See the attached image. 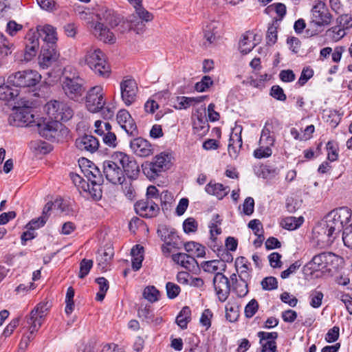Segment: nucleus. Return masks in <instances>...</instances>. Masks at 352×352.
<instances>
[{
  "label": "nucleus",
  "mask_w": 352,
  "mask_h": 352,
  "mask_svg": "<svg viewBox=\"0 0 352 352\" xmlns=\"http://www.w3.org/2000/svg\"><path fill=\"white\" fill-rule=\"evenodd\" d=\"M96 17L98 21L93 22L91 25L93 34L104 43H114L116 40V36L107 25L112 28L117 26L120 22V16L113 10L102 6L98 10Z\"/></svg>",
  "instance_id": "nucleus-1"
},
{
  "label": "nucleus",
  "mask_w": 352,
  "mask_h": 352,
  "mask_svg": "<svg viewBox=\"0 0 352 352\" xmlns=\"http://www.w3.org/2000/svg\"><path fill=\"white\" fill-rule=\"evenodd\" d=\"M333 19L326 3L322 1L315 2L311 10L310 21L308 28L305 30V35L310 38L322 33L324 28L329 25Z\"/></svg>",
  "instance_id": "nucleus-2"
},
{
  "label": "nucleus",
  "mask_w": 352,
  "mask_h": 352,
  "mask_svg": "<svg viewBox=\"0 0 352 352\" xmlns=\"http://www.w3.org/2000/svg\"><path fill=\"white\" fill-rule=\"evenodd\" d=\"M62 89L69 99L78 102L82 100L86 91L85 80L75 69L66 67L63 74Z\"/></svg>",
  "instance_id": "nucleus-3"
},
{
  "label": "nucleus",
  "mask_w": 352,
  "mask_h": 352,
  "mask_svg": "<svg viewBox=\"0 0 352 352\" xmlns=\"http://www.w3.org/2000/svg\"><path fill=\"white\" fill-rule=\"evenodd\" d=\"M86 65L95 73L103 78H108L111 68L106 60L105 55L99 48L91 47L85 56Z\"/></svg>",
  "instance_id": "nucleus-4"
},
{
  "label": "nucleus",
  "mask_w": 352,
  "mask_h": 352,
  "mask_svg": "<svg viewBox=\"0 0 352 352\" xmlns=\"http://www.w3.org/2000/svg\"><path fill=\"white\" fill-rule=\"evenodd\" d=\"M74 211L68 202L62 198H56L54 201L47 202L43 208L42 215L32 220H45L52 214L55 217L73 216Z\"/></svg>",
  "instance_id": "nucleus-5"
},
{
  "label": "nucleus",
  "mask_w": 352,
  "mask_h": 352,
  "mask_svg": "<svg viewBox=\"0 0 352 352\" xmlns=\"http://www.w3.org/2000/svg\"><path fill=\"white\" fill-rule=\"evenodd\" d=\"M41 79V76L36 71L25 70L9 75L7 84L16 87H30L38 84Z\"/></svg>",
  "instance_id": "nucleus-6"
},
{
  "label": "nucleus",
  "mask_w": 352,
  "mask_h": 352,
  "mask_svg": "<svg viewBox=\"0 0 352 352\" xmlns=\"http://www.w3.org/2000/svg\"><path fill=\"white\" fill-rule=\"evenodd\" d=\"M46 111L48 116L56 122H67L74 116V111L68 103L52 100L47 103Z\"/></svg>",
  "instance_id": "nucleus-7"
},
{
  "label": "nucleus",
  "mask_w": 352,
  "mask_h": 352,
  "mask_svg": "<svg viewBox=\"0 0 352 352\" xmlns=\"http://www.w3.org/2000/svg\"><path fill=\"white\" fill-rule=\"evenodd\" d=\"M116 157L119 158L118 151L114 152L110 159L104 161L102 164L103 175L107 180L113 184H122L125 180L120 164L116 161Z\"/></svg>",
  "instance_id": "nucleus-8"
},
{
  "label": "nucleus",
  "mask_w": 352,
  "mask_h": 352,
  "mask_svg": "<svg viewBox=\"0 0 352 352\" xmlns=\"http://www.w3.org/2000/svg\"><path fill=\"white\" fill-rule=\"evenodd\" d=\"M51 307L50 302L42 301L31 311L29 317L27 318V322L30 324L31 333L37 331L41 327Z\"/></svg>",
  "instance_id": "nucleus-9"
},
{
  "label": "nucleus",
  "mask_w": 352,
  "mask_h": 352,
  "mask_svg": "<svg viewBox=\"0 0 352 352\" xmlns=\"http://www.w3.org/2000/svg\"><path fill=\"white\" fill-rule=\"evenodd\" d=\"M104 94L101 86L91 87L87 93L85 105L91 113L100 111L105 105Z\"/></svg>",
  "instance_id": "nucleus-10"
},
{
  "label": "nucleus",
  "mask_w": 352,
  "mask_h": 352,
  "mask_svg": "<svg viewBox=\"0 0 352 352\" xmlns=\"http://www.w3.org/2000/svg\"><path fill=\"white\" fill-rule=\"evenodd\" d=\"M34 121L33 110L29 106L16 107L8 117V122L14 126H28Z\"/></svg>",
  "instance_id": "nucleus-11"
},
{
  "label": "nucleus",
  "mask_w": 352,
  "mask_h": 352,
  "mask_svg": "<svg viewBox=\"0 0 352 352\" xmlns=\"http://www.w3.org/2000/svg\"><path fill=\"white\" fill-rule=\"evenodd\" d=\"M118 153L119 158L116 157V161L120 164L123 175H126L130 180L137 179L140 170L135 158L123 152L118 151Z\"/></svg>",
  "instance_id": "nucleus-12"
},
{
  "label": "nucleus",
  "mask_w": 352,
  "mask_h": 352,
  "mask_svg": "<svg viewBox=\"0 0 352 352\" xmlns=\"http://www.w3.org/2000/svg\"><path fill=\"white\" fill-rule=\"evenodd\" d=\"M154 197V185L147 188L146 198L138 201L134 204L135 213L142 218H152L154 215V203L149 201V199Z\"/></svg>",
  "instance_id": "nucleus-13"
},
{
  "label": "nucleus",
  "mask_w": 352,
  "mask_h": 352,
  "mask_svg": "<svg viewBox=\"0 0 352 352\" xmlns=\"http://www.w3.org/2000/svg\"><path fill=\"white\" fill-rule=\"evenodd\" d=\"M335 231V227L329 225L327 221H318L312 229V234L318 241L329 244L335 239L333 236Z\"/></svg>",
  "instance_id": "nucleus-14"
},
{
  "label": "nucleus",
  "mask_w": 352,
  "mask_h": 352,
  "mask_svg": "<svg viewBox=\"0 0 352 352\" xmlns=\"http://www.w3.org/2000/svg\"><path fill=\"white\" fill-rule=\"evenodd\" d=\"M213 285L218 299L225 302L230 292V280L221 272H217L213 278Z\"/></svg>",
  "instance_id": "nucleus-15"
},
{
  "label": "nucleus",
  "mask_w": 352,
  "mask_h": 352,
  "mask_svg": "<svg viewBox=\"0 0 352 352\" xmlns=\"http://www.w3.org/2000/svg\"><path fill=\"white\" fill-rule=\"evenodd\" d=\"M59 57L56 45L43 44L39 55V64L43 69L47 68L55 63Z\"/></svg>",
  "instance_id": "nucleus-16"
},
{
  "label": "nucleus",
  "mask_w": 352,
  "mask_h": 352,
  "mask_svg": "<svg viewBox=\"0 0 352 352\" xmlns=\"http://www.w3.org/2000/svg\"><path fill=\"white\" fill-rule=\"evenodd\" d=\"M157 232L165 243H167L168 245H171L175 250H179L183 246L184 243L174 228L160 227Z\"/></svg>",
  "instance_id": "nucleus-17"
},
{
  "label": "nucleus",
  "mask_w": 352,
  "mask_h": 352,
  "mask_svg": "<svg viewBox=\"0 0 352 352\" xmlns=\"http://www.w3.org/2000/svg\"><path fill=\"white\" fill-rule=\"evenodd\" d=\"M116 119L120 126L130 136L138 135V130L135 120L126 109H121L117 113Z\"/></svg>",
  "instance_id": "nucleus-18"
},
{
  "label": "nucleus",
  "mask_w": 352,
  "mask_h": 352,
  "mask_svg": "<svg viewBox=\"0 0 352 352\" xmlns=\"http://www.w3.org/2000/svg\"><path fill=\"white\" fill-rule=\"evenodd\" d=\"M75 146L80 151L92 154L98 151L100 143L95 136L84 134L76 139Z\"/></svg>",
  "instance_id": "nucleus-19"
},
{
  "label": "nucleus",
  "mask_w": 352,
  "mask_h": 352,
  "mask_svg": "<svg viewBox=\"0 0 352 352\" xmlns=\"http://www.w3.org/2000/svg\"><path fill=\"white\" fill-rule=\"evenodd\" d=\"M121 97L126 106L131 105L136 98L138 85L135 80L126 79L120 83Z\"/></svg>",
  "instance_id": "nucleus-20"
},
{
  "label": "nucleus",
  "mask_w": 352,
  "mask_h": 352,
  "mask_svg": "<svg viewBox=\"0 0 352 352\" xmlns=\"http://www.w3.org/2000/svg\"><path fill=\"white\" fill-rule=\"evenodd\" d=\"M153 19V14L145 9H135V13L128 16L126 19L131 23L134 31L138 33L142 30L144 22H148Z\"/></svg>",
  "instance_id": "nucleus-21"
},
{
  "label": "nucleus",
  "mask_w": 352,
  "mask_h": 352,
  "mask_svg": "<svg viewBox=\"0 0 352 352\" xmlns=\"http://www.w3.org/2000/svg\"><path fill=\"white\" fill-rule=\"evenodd\" d=\"M130 147L133 153L142 157L149 156L153 153V145L142 138H136L130 142Z\"/></svg>",
  "instance_id": "nucleus-22"
},
{
  "label": "nucleus",
  "mask_w": 352,
  "mask_h": 352,
  "mask_svg": "<svg viewBox=\"0 0 352 352\" xmlns=\"http://www.w3.org/2000/svg\"><path fill=\"white\" fill-rule=\"evenodd\" d=\"M336 258L335 254L331 252H322L315 255L308 263L309 268L314 271H319L327 268L329 263Z\"/></svg>",
  "instance_id": "nucleus-23"
},
{
  "label": "nucleus",
  "mask_w": 352,
  "mask_h": 352,
  "mask_svg": "<svg viewBox=\"0 0 352 352\" xmlns=\"http://www.w3.org/2000/svg\"><path fill=\"white\" fill-rule=\"evenodd\" d=\"M173 153L170 150L161 152L155 155V175H157L158 173L169 170L173 164Z\"/></svg>",
  "instance_id": "nucleus-24"
},
{
  "label": "nucleus",
  "mask_w": 352,
  "mask_h": 352,
  "mask_svg": "<svg viewBox=\"0 0 352 352\" xmlns=\"http://www.w3.org/2000/svg\"><path fill=\"white\" fill-rule=\"evenodd\" d=\"M36 32L43 41V44L56 45L58 40L56 30L51 25H38Z\"/></svg>",
  "instance_id": "nucleus-25"
},
{
  "label": "nucleus",
  "mask_w": 352,
  "mask_h": 352,
  "mask_svg": "<svg viewBox=\"0 0 352 352\" xmlns=\"http://www.w3.org/2000/svg\"><path fill=\"white\" fill-rule=\"evenodd\" d=\"M113 256V248L111 246L105 247L103 250H99L96 256L98 269L102 272L107 271L111 265Z\"/></svg>",
  "instance_id": "nucleus-26"
},
{
  "label": "nucleus",
  "mask_w": 352,
  "mask_h": 352,
  "mask_svg": "<svg viewBox=\"0 0 352 352\" xmlns=\"http://www.w3.org/2000/svg\"><path fill=\"white\" fill-rule=\"evenodd\" d=\"M59 125L60 124H58L54 120L43 121L42 123L37 124L40 135L49 140L55 138Z\"/></svg>",
  "instance_id": "nucleus-27"
},
{
  "label": "nucleus",
  "mask_w": 352,
  "mask_h": 352,
  "mask_svg": "<svg viewBox=\"0 0 352 352\" xmlns=\"http://www.w3.org/2000/svg\"><path fill=\"white\" fill-rule=\"evenodd\" d=\"M205 191L208 194L215 196L218 199L221 200L228 195L230 188L229 186H225L221 183H217L211 180L205 186Z\"/></svg>",
  "instance_id": "nucleus-28"
},
{
  "label": "nucleus",
  "mask_w": 352,
  "mask_h": 352,
  "mask_svg": "<svg viewBox=\"0 0 352 352\" xmlns=\"http://www.w3.org/2000/svg\"><path fill=\"white\" fill-rule=\"evenodd\" d=\"M171 258L175 263L186 270L193 269L198 265L197 261L193 256L186 253L173 254Z\"/></svg>",
  "instance_id": "nucleus-29"
},
{
  "label": "nucleus",
  "mask_w": 352,
  "mask_h": 352,
  "mask_svg": "<svg viewBox=\"0 0 352 352\" xmlns=\"http://www.w3.org/2000/svg\"><path fill=\"white\" fill-rule=\"evenodd\" d=\"M46 221H28L25 226L26 231H24L21 236V245H25L28 241L32 240L36 236L35 229L43 227Z\"/></svg>",
  "instance_id": "nucleus-30"
},
{
  "label": "nucleus",
  "mask_w": 352,
  "mask_h": 352,
  "mask_svg": "<svg viewBox=\"0 0 352 352\" xmlns=\"http://www.w3.org/2000/svg\"><path fill=\"white\" fill-rule=\"evenodd\" d=\"M351 214L350 208L346 206H342L332 210L325 217L329 218L331 220H350Z\"/></svg>",
  "instance_id": "nucleus-31"
},
{
  "label": "nucleus",
  "mask_w": 352,
  "mask_h": 352,
  "mask_svg": "<svg viewBox=\"0 0 352 352\" xmlns=\"http://www.w3.org/2000/svg\"><path fill=\"white\" fill-rule=\"evenodd\" d=\"M138 315L143 322L152 324L154 322V310L152 305L142 303L138 309Z\"/></svg>",
  "instance_id": "nucleus-32"
},
{
  "label": "nucleus",
  "mask_w": 352,
  "mask_h": 352,
  "mask_svg": "<svg viewBox=\"0 0 352 352\" xmlns=\"http://www.w3.org/2000/svg\"><path fill=\"white\" fill-rule=\"evenodd\" d=\"M253 33L250 32H247L242 36L239 41V50L243 54H248L256 46V44L251 39Z\"/></svg>",
  "instance_id": "nucleus-33"
},
{
  "label": "nucleus",
  "mask_w": 352,
  "mask_h": 352,
  "mask_svg": "<svg viewBox=\"0 0 352 352\" xmlns=\"http://www.w3.org/2000/svg\"><path fill=\"white\" fill-rule=\"evenodd\" d=\"M186 251L192 254V256L204 257L206 255V248L203 245L195 242L189 241L183 244Z\"/></svg>",
  "instance_id": "nucleus-34"
},
{
  "label": "nucleus",
  "mask_w": 352,
  "mask_h": 352,
  "mask_svg": "<svg viewBox=\"0 0 352 352\" xmlns=\"http://www.w3.org/2000/svg\"><path fill=\"white\" fill-rule=\"evenodd\" d=\"M191 320V310L189 307L185 306L179 311L176 318V323L182 329L188 327V322Z\"/></svg>",
  "instance_id": "nucleus-35"
},
{
  "label": "nucleus",
  "mask_w": 352,
  "mask_h": 352,
  "mask_svg": "<svg viewBox=\"0 0 352 352\" xmlns=\"http://www.w3.org/2000/svg\"><path fill=\"white\" fill-rule=\"evenodd\" d=\"M218 25V22L212 21L204 28V36L210 43H212L216 40Z\"/></svg>",
  "instance_id": "nucleus-36"
},
{
  "label": "nucleus",
  "mask_w": 352,
  "mask_h": 352,
  "mask_svg": "<svg viewBox=\"0 0 352 352\" xmlns=\"http://www.w3.org/2000/svg\"><path fill=\"white\" fill-rule=\"evenodd\" d=\"M203 99V96L197 98L178 96L177 97V104L175 106V107L178 109H187L188 107H190L195 103H199L202 102Z\"/></svg>",
  "instance_id": "nucleus-37"
},
{
  "label": "nucleus",
  "mask_w": 352,
  "mask_h": 352,
  "mask_svg": "<svg viewBox=\"0 0 352 352\" xmlns=\"http://www.w3.org/2000/svg\"><path fill=\"white\" fill-rule=\"evenodd\" d=\"M101 185L83 182V185L81 186V188L84 191L89 192L93 199H99L102 197Z\"/></svg>",
  "instance_id": "nucleus-38"
},
{
  "label": "nucleus",
  "mask_w": 352,
  "mask_h": 352,
  "mask_svg": "<svg viewBox=\"0 0 352 352\" xmlns=\"http://www.w3.org/2000/svg\"><path fill=\"white\" fill-rule=\"evenodd\" d=\"M13 47V44L10 43L4 35L0 32V61L12 53Z\"/></svg>",
  "instance_id": "nucleus-39"
},
{
  "label": "nucleus",
  "mask_w": 352,
  "mask_h": 352,
  "mask_svg": "<svg viewBox=\"0 0 352 352\" xmlns=\"http://www.w3.org/2000/svg\"><path fill=\"white\" fill-rule=\"evenodd\" d=\"M202 269L209 273H217V271L221 268L222 270H225L226 265L225 263H221L218 260H212L208 261H204L201 263Z\"/></svg>",
  "instance_id": "nucleus-40"
},
{
  "label": "nucleus",
  "mask_w": 352,
  "mask_h": 352,
  "mask_svg": "<svg viewBox=\"0 0 352 352\" xmlns=\"http://www.w3.org/2000/svg\"><path fill=\"white\" fill-rule=\"evenodd\" d=\"M10 85L9 84L0 85V100L10 101L19 95L18 90L12 89Z\"/></svg>",
  "instance_id": "nucleus-41"
},
{
  "label": "nucleus",
  "mask_w": 352,
  "mask_h": 352,
  "mask_svg": "<svg viewBox=\"0 0 352 352\" xmlns=\"http://www.w3.org/2000/svg\"><path fill=\"white\" fill-rule=\"evenodd\" d=\"M239 317V306L228 302L226 305V318L230 322H236Z\"/></svg>",
  "instance_id": "nucleus-42"
},
{
  "label": "nucleus",
  "mask_w": 352,
  "mask_h": 352,
  "mask_svg": "<svg viewBox=\"0 0 352 352\" xmlns=\"http://www.w3.org/2000/svg\"><path fill=\"white\" fill-rule=\"evenodd\" d=\"M326 35L333 42H337L346 35V32L344 28L338 24L337 25L328 29L326 32Z\"/></svg>",
  "instance_id": "nucleus-43"
},
{
  "label": "nucleus",
  "mask_w": 352,
  "mask_h": 352,
  "mask_svg": "<svg viewBox=\"0 0 352 352\" xmlns=\"http://www.w3.org/2000/svg\"><path fill=\"white\" fill-rule=\"evenodd\" d=\"M248 281L246 280L239 279V281L232 285V290L239 298L245 297L248 290Z\"/></svg>",
  "instance_id": "nucleus-44"
},
{
  "label": "nucleus",
  "mask_w": 352,
  "mask_h": 352,
  "mask_svg": "<svg viewBox=\"0 0 352 352\" xmlns=\"http://www.w3.org/2000/svg\"><path fill=\"white\" fill-rule=\"evenodd\" d=\"M75 295L74 289L72 287H69L67 289L65 296V311L67 315L72 313L74 309V298Z\"/></svg>",
  "instance_id": "nucleus-45"
},
{
  "label": "nucleus",
  "mask_w": 352,
  "mask_h": 352,
  "mask_svg": "<svg viewBox=\"0 0 352 352\" xmlns=\"http://www.w3.org/2000/svg\"><path fill=\"white\" fill-rule=\"evenodd\" d=\"M275 142L274 135L271 134L270 130L265 126L261 131V138L259 140V144L266 145L267 146L272 147Z\"/></svg>",
  "instance_id": "nucleus-46"
},
{
  "label": "nucleus",
  "mask_w": 352,
  "mask_h": 352,
  "mask_svg": "<svg viewBox=\"0 0 352 352\" xmlns=\"http://www.w3.org/2000/svg\"><path fill=\"white\" fill-rule=\"evenodd\" d=\"M241 126H236L232 129V133L230 135L229 143L237 146L238 148H241L243 144L241 132Z\"/></svg>",
  "instance_id": "nucleus-47"
},
{
  "label": "nucleus",
  "mask_w": 352,
  "mask_h": 352,
  "mask_svg": "<svg viewBox=\"0 0 352 352\" xmlns=\"http://www.w3.org/2000/svg\"><path fill=\"white\" fill-rule=\"evenodd\" d=\"M349 221H345L344 224L343 221H341V223L344 228L343 233H342V240L344 245L352 249V223L349 226H346L347 223Z\"/></svg>",
  "instance_id": "nucleus-48"
},
{
  "label": "nucleus",
  "mask_w": 352,
  "mask_h": 352,
  "mask_svg": "<svg viewBox=\"0 0 352 352\" xmlns=\"http://www.w3.org/2000/svg\"><path fill=\"white\" fill-rule=\"evenodd\" d=\"M85 177L87 179V182L96 184H102L104 182L103 175L101 173L100 170H89L85 172Z\"/></svg>",
  "instance_id": "nucleus-49"
},
{
  "label": "nucleus",
  "mask_w": 352,
  "mask_h": 352,
  "mask_svg": "<svg viewBox=\"0 0 352 352\" xmlns=\"http://www.w3.org/2000/svg\"><path fill=\"white\" fill-rule=\"evenodd\" d=\"M248 226L253 231L256 236H258L259 243H263L265 237L264 230L261 221H249Z\"/></svg>",
  "instance_id": "nucleus-50"
},
{
  "label": "nucleus",
  "mask_w": 352,
  "mask_h": 352,
  "mask_svg": "<svg viewBox=\"0 0 352 352\" xmlns=\"http://www.w3.org/2000/svg\"><path fill=\"white\" fill-rule=\"evenodd\" d=\"M279 173V169L270 165H262L261 166L260 176L264 179H271Z\"/></svg>",
  "instance_id": "nucleus-51"
},
{
  "label": "nucleus",
  "mask_w": 352,
  "mask_h": 352,
  "mask_svg": "<svg viewBox=\"0 0 352 352\" xmlns=\"http://www.w3.org/2000/svg\"><path fill=\"white\" fill-rule=\"evenodd\" d=\"M94 262L91 259L83 258L80 263V271L78 278H84L90 272Z\"/></svg>",
  "instance_id": "nucleus-52"
},
{
  "label": "nucleus",
  "mask_w": 352,
  "mask_h": 352,
  "mask_svg": "<svg viewBox=\"0 0 352 352\" xmlns=\"http://www.w3.org/2000/svg\"><path fill=\"white\" fill-rule=\"evenodd\" d=\"M213 85V80L209 76L202 77L201 81L197 82L195 85V89L199 92L206 91Z\"/></svg>",
  "instance_id": "nucleus-53"
},
{
  "label": "nucleus",
  "mask_w": 352,
  "mask_h": 352,
  "mask_svg": "<svg viewBox=\"0 0 352 352\" xmlns=\"http://www.w3.org/2000/svg\"><path fill=\"white\" fill-rule=\"evenodd\" d=\"M277 41V27L274 23L270 24L266 34V42L270 46L273 45Z\"/></svg>",
  "instance_id": "nucleus-54"
},
{
  "label": "nucleus",
  "mask_w": 352,
  "mask_h": 352,
  "mask_svg": "<svg viewBox=\"0 0 352 352\" xmlns=\"http://www.w3.org/2000/svg\"><path fill=\"white\" fill-rule=\"evenodd\" d=\"M327 159L330 162H335L338 160V145L333 141H329L327 144Z\"/></svg>",
  "instance_id": "nucleus-55"
},
{
  "label": "nucleus",
  "mask_w": 352,
  "mask_h": 352,
  "mask_svg": "<svg viewBox=\"0 0 352 352\" xmlns=\"http://www.w3.org/2000/svg\"><path fill=\"white\" fill-rule=\"evenodd\" d=\"M36 1L41 9L47 12H54L58 8L56 0H36Z\"/></svg>",
  "instance_id": "nucleus-56"
},
{
  "label": "nucleus",
  "mask_w": 352,
  "mask_h": 352,
  "mask_svg": "<svg viewBox=\"0 0 352 352\" xmlns=\"http://www.w3.org/2000/svg\"><path fill=\"white\" fill-rule=\"evenodd\" d=\"M258 309V303L256 299H252L245 307V316L248 318H251L254 316Z\"/></svg>",
  "instance_id": "nucleus-57"
},
{
  "label": "nucleus",
  "mask_w": 352,
  "mask_h": 352,
  "mask_svg": "<svg viewBox=\"0 0 352 352\" xmlns=\"http://www.w3.org/2000/svg\"><path fill=\"white\" fill-rule=\"evenodd\" d=\"M272 154V151L271 147L263 144H260V146L254 151V157L258 159L268 157L271 156Z\"/></svg>",
  "instance_id": "nucleus-58"
},
{
  "label": "nucleus",
  "mask_w": 352,
  "mask_h": 352,
  "mask_svg": "<svg viewBox=\"0 0 352 352\" xmlns=\"http://www.w3.org/2000/svg\"><path fill=\"white\" fill-rule=\"evenodd\" d=\"M270 95L277 100L284 102L287 99L286 94L279 85H273L270 89Z\"/></svg>",
  "instance_id": "nucleus-59"
},
{
  "label": "nucleus",
  "mask_w": 352,
  "mask_h": 352,
  "mask_svg": "<svg viewBox=\"0 0 352 352\" xmlns=\"http://www.w3.org/2000/svg\"><path fill=\"white\" fill-rule=\"evenodd\" d=\"M323 294L320 291L314 290L310 294V305L314 308H318L322 304Z\"/></svg>",
  "instance_id": "nucleus-60"
},
{
  "label": "nucleus",
  "mask_w": 352,
  "mask_h": 352,
  "mask_svg": "<svg viewBox=\"0 0 352 352\" xmlns=\"http://www.w3.org/2000/svg\"><path fill=\"white\" fill-rule=\"evenodd\" d=\"M261 286L264 290H273L278 288L277 279L274 276H268L263 279Z\"/></svg>",
  "instance_id": "nucleus-61"
},
{
  "label": "nucleus",
  "mask_w": 352,
  "mask_h": 352,
  "mask_svg": "<svg viewBox=\"0 0 352 352\" xmlns=\"http://www.w3.org/2000/svg\"><path fill=\"white\" fill-rule=\"evenodd\" d=\"M314 75V71L310 67H305L303 68L300 76L296 82V85H298L300 87H302L305 85L307 82Z\"/></svg>",
  "instance_id": "nucleus-62"
},
{
  "label": "nucleus",
  "mask_w": 352,
  "mask_h": 352,
  "mask_svg": "<svg viewBox=\"0 0 352 352\" xmlns=\"http://www.w3.org/2000/svg\"><path fill=\"white\" fill-rule=\"evenodd\" d=\"M122 186L123 192L125 196L130 200H133L136 197V192L134 186L132 184L131 180L128 182H122Z\"/></svg>",
  "instance_id": "nucleus-63"
},
{
  "label": "nucleus",
  "mask_w": 352,
  "mask_h": 352,
  "mask_svg": "<svg viewBox=\"0 0 352 352\" xmlns=\"http://www.w3.org/2000/svg\"><path fill=\"white\" fill-rule=\"evenodd\" d=\"M337 24L342 28L348 30L352 28V16L349 14H342L336 19Z\"/></svg>",
  "instance_id": "nucleus-64"
}]
</instances>
